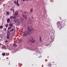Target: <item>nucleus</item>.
Here are the masks:
<instances>
[{
	"label": "nucleus",
	"instance_id": "7c9ffc66",
	"mask_svg": "<svg viewBox=\"0 0 67 67\" xmlns=\"http://www.w3.org/2000/svg\"><path fill=\"white\" fill-rule=\"evenodd\" d=\"M24 13H26V12H24Z\"/></svg>",
	"mask_w": 67,
	"mask_h": 67
},
{
	"label": "nucleus",
	"instance_id": "423d86ee",
	"mask_svg": "<svg viewBox=\"0 0 67 67\" xmlns=\"http://www.w3.org/2000/svg\"><path fill=\"white\" fill-rule=\"evenodd\" d=\"M14 31V29H12L10 31H8L7 33H8V34H10V33H11V32H13V31Z\"/></svg>",
	"mask_w": 67,
	"mask_h": 67
},
{
	"label": "nucleus",
	"instance_id": "dca6fc26",
	"mask_svg": "<svg viewBox=\"0 0 67 67\" xmlns=\"http://www.w3.org/2000/svg\"><path fill=\"white\" fill-rule=\"evenodd\" d=\"M13 45L14 46H17V45L16 44H13Z\"/></svg>",
	"mask_w": 67,
	"mask_h": 67
},
{
	"label": "nucleus",
	"instance_id": "9b49d317",
	"mask_svg": "<svg viewBox=\"0 0 67 67\" xmlns=\"http://www.w3.org/2000/svg\"><path fill=\"white\" fill-rule=\"evenodd\" d=\"M18 1H19L18 0H17L16 4L18 6H19V5H20L19 4V3H18Z\"/></svg>",
	"mask_w": 67,
	"mask_h": 67
},
{
	"label": "nucleus",
	"instance_id": "7ed1b4c3",
	"mask_svg": "<svg viewBox=\"0 0 67 67\" xmlns=\"http://www.w3.org/2000/svg\"><path fill=\"white\" fill-rule=\"evenodd\" d=\"M29 42H30L31 43H34L35 41H34V39H33V37L32 36L29 39Z\"/></svg>",
	"mask_w": 67,
	"mask_h": 67
},
{
	"label": "nucleus",
	"instance_id": "2eb2a0df",
	"mask_svg": "<svg viewBox=\"0 0 67 67\" xmlns=\"http://www.w3.org/2000/svg\"><path fill=\"white\" fill-rule=\"evenodd\" d=\"M2 55L3 56H5V53H2Z\"/></svg>",
	"mask_w": 67,
	"mask_h": 67
},
{
	"label": "nucleus",
	"instance_id": "6ab92c4d",
	"mask_svg": "<svg viewBox=\"0 0 67 67\" xmlns=\"http://www.w3.org/2000/svg\"><path fill=\"white\" fill-rule=\"evenodd\" d=\"M7 15H9V12H7Z\"/></svg>",
	"mask_w": 67,
	"mask_h": 67
},
{
	"label": "nucleus",
	"instance_id": "393cba45",
	"mask_svg": "<svg viewBox=\"0 0 67 67\" xmlns=\"http://www.w3.org/2000/svg\"><path fill=\"white\" fill-rule=\"evenodd\" d=\"M22 42V41L21 40L19 41V43H20V42Z\"/></svg>",
	"mask_w": 67,
	"mask_h": 67
},
{
	"label": "nucleus",
	"instance_id": "f257e3e1",
	"mask_svg": "<svg viewBox=\"0 0 67 67\" xmlns=\"http://www.w3.org/2000/svg\"><path fill=\"white\" fill-rule=\"evenodd\" d=\"M27 29L29 31L30 33H32L34 31L33 28H32L30 26L28 27Z\"/></svg>",
	"mask_w": 67,
	"mask_h": 67
},
{
	"label": "nucleus",
	"instance_id": "1a4fd4ad",
	"mask_svg": "<svg viewBox=\"0 0 67 67\" xmlns=\"http://www.w3.org/2000/svg\"><path fill=\"white\" fill-rule=\"evenodd\" d=\"M10 19H7V22L8 23H9L10 22Z\"/></svg>",
	"mask_w": 67,
	"mask_h": 67
},
{
	"label": "nucleus",
	"instance_id": "a878e982",
	"mask_svg": "<svg viewBox=\"0 0 67 67\" xmlns=\"http://www.w3.org/2000/svg\"><path fill=\"white\" fill-rule=\"evenodd\" d=\"M14 3H15V4H16V1H14Z\"/></svg>",
	"mask_w": 67,
	"mask_h": 67
},
{
	"label": "nucleus",
	"instance_id": "a211bd4d",
	"mask_svg": "<svg viewBox=\"0 0 67 67\" xmlns=\"http://www.w3.org/2000/svg\"><path fill=\"white\" fill-rule=\"evenodd\" d=\"M33 9H32L30 10V12H33Z\"/></svg>",
	"mask_w": 67,
	"mask_h": 67
},
{
	"label": "nucleus",
	"instance_id": "2f4dec72",
	"mask_svg": "<svg viewBox=\"0 0 67 67\" xmlns=\"http://www.w3.org/2000/svg\"><path fill=\"white\" fill-rule=\"evenodd\" d=\"M25 0H23V1H24Z\"/></svg>",
	"mask_w": 67,
	"mask_h": 67
},
{
	"label": "nucleus",
	"instance_id": "4468645a",
	"mask_svg": "<svg viewBox=\"0 0 67 67\" xmlns=\"http://www.w3.org/2000/svg\"><path fill=\"white\" fill-rule=\"evenodd\" d=\"M8 26H9V24H7L5 25V26L6 27H8Z\"/></svg>",
	"mask_w": 67,
	"mask_h": 67
},
{
	"label": "nucleus",
	"instance_id": "20e7f679",
	"mask_svg": "<svg viewBox=\"0 0 67 67\" xmlns=\"http://www.w3.org/2000/svg\"><path fill=\"white\" fill-rule=\"evenodd\" d=\"M10 34H9L7 33V36H6L7 39L8 40H9L10 39Z\"/></svg>",
	"mask_w": 67,
	"mask_h": 67
},
{
	"label": "nucleus",
	"instance_id": "c756f323",
	"mask_svg": "<svg viewBox=\"0 0 67 67\" xmlns=\"http://www.w3.org/2000/svg\"><path fill=\"white\" fill-rule=\"evenodd\" d=\"M13 12H14V9H13Z\"/></svg>",
	"mask_w": 67,
	"mask_h": 67
},
{
	"label": "nucleus",
	"instance_id": "bb28decb",
	"mask_svg": "<svg viewBox=\"0 0 67 67\" xmlns=\"http://www.w3.org/2000/svg\"><path fill=\"white\" fill-rule=\"evenodd\" d=\"M8 42V41H7V40L5 41V43H7V42Z\"/></svg>",
	"mask_w": 67,
	"mask_h": 67
},
{
	"label": "nucleus",
	"instance_id": "6e6552de",
	"mask_svg": "<svg viewBox=\"0 0 67 67\" xmlns=\"http://www.w3.org/2000/svg\"><path fill=\"white\" fill-rule=\"evenodd\" d=\"M15 15H18V11H16L15 13Z\"/></svg>",
	"mask_w": 67,
	"mask_h": 67
},
{
	"label": "nucleus",
	"instance_id": "f03ea898",
	"mask_svg": "<svg viewBox=\"0 0 67 67\" xmlns=\"http://www.w3.org/2000/svg\"><path fill=\"white\" fill-rule=\"evenodd\" d=\"M29 32L28 31H25L23 34V36H25L26 35H27L29 34Z\"/></svg>",
	"mask_w": 67,
	"mask_h": 67
},
{
	"label": "nucleus",
	"instance_id": "f8f14e48",
	"mask_svg": "<svg viewBox=\"0 0 67 67\" xmlns=\"http://www.w3.org/2000/svg\"><path fill=\"white\" fill-rule=\"evenodd\" d=\"M0 36L2 38L4 37L3 36V34H1Z\"/></svg>",
	"mask_w": 67,
	"mask_h": 67
},
{
	"label": "nucleus",
	"instance_id": "cd10ccee",
	"mask_svg": "<svg viewBox=\"0 0 67 67\" xmlns=\"http://www.w3.org/2000/svg\"><path fill=\"white\" fill-rule=\"evenodd\" d=\"M13 9H11L10 10L11 11H12L13 10Z\"/></svg>",
	"mask_w": 67,
	"mask_h": 67
},
{
	"label": "nucleus",
	"instance_id": "412c9836",
	"mask_svg": "<svg viewBox=\"0 0 67 67\" xmlns=\"http://www.w3.org/2000/svg\"><path fill=\"white\" fill-rule=\"evenodd\" d=\"M2 48H4L5 47V46L4 45H3L2 46Z\"/></svg>",
	"mask_w": 67,
	"mask_h": 67
},
{
	"label": "nucleus",
	"instance_id": "4be33fe9",
	"mask_svg": "<svg viewBox=\"0 0 67 67\" xmlns=\"http://www.w3.org/2000/svg\"><path fill=\"white\" fill-rule=\"evenodd\" d=\"M11 29V27H9L8 28V30H10V29Z\"/></svg>",
	"mask_w": 67,
	"mask_h": 67
},
{
	"label": "nucleus",
	"instance_id": "c85d7f7f",
	"mask_svg": "<svg viewBox=\"0 0 67 67\" xmlns=\"http://www.w3.org/2000/svg\"><path fill=\"white\" fill-rule=\"evenodd\" d=\"M62 25H61L59 26V27H60V26H62Z\"/></svg>",
	"mask_w": 67,
	"mask_h": 67
},
{
	"label": "nucleus",
	"instance_id": "aec40b11",
	"mask_svg": "<svg viewBox=\"0 0 67 67\" xmlns=\"http://www.w3.org/2000/svg\"><path fill=\"white\" fill-rule=\"evenodd\" d=\"M4 30L5 32L7 31V29L5 28H4Z\"/></svg>",
	"mask_w": 67,
	"mask_h": 67
},
{
	"label": "nucleus",
	"instance_id": "473e14b6",
	"mask_svg": "<svg viewBox=\"0 0 67 67\" xmlns=\"http://www.w3.org/2000/svg\"><path fill=\"white\" fill-rule=\"evenodd\" d=\"M28 1H31L30 0H28Z\"/></svg>",
	"mask_w": 67,
	"mask_h": 67
},
{
	"label": "nucleus",
	"instance_id": "0eeeda50",
	"mask_svg": "<svg viewBox=\"0 0 67 67\" xmlns=\"http://www.w3.org/2000/svg\"><path fill=\"white\" fill-rule=\"evenodd\" d=\"M10 19H15L16 18V16H14L13 17L12 16H11L10 17Z\"/></svg>",
	"mask_w": 67,
	"mask_h": 67
},
{
	"label": "nucleus",
	"instance_id": "f3484780",
	"mask_svg": "<svg viewBox=\"0 0 67 67\" xmlns=\"http://www.w3.org/2000/svg\"><path fill=\"white\" fill-rule=\"evenodd\" d=\"M3 28V26H0V29H2Z\"/></svg>",
	"mask_w": 67,
	"mask_h": 67
},
{
	"label": "nucleus",
	"instance_id": "5701e85b",
	"mask_svg": "<svg viewBox=\"0 0 67 67\" xmlns=\"http://www.w3.org/2000/svg\"><path fill=\"white\" fill-rule=\"evenodd\" d=\"M10 26H11V27H12V26H13V25H12V24H10Z\"/></svg>",
	"mask_w": 67,
	"mask_h": 67
},
{
	"label": "nucleus",
	"instance_id": "ddd939ff",
	"mask_svg": "<svg viewBox=\"0 0 67 67\" xmlns=\"http://www.w3.org/2000/svg\"><path fill=\"white\" fill-rule=\"evenodd\" d=\"M23 16L24 18V19H26V18H27V16H26V15H25L24 16H23V15H23Z\"/></svg>",
	"mask_w": 67,
	"mask_h": 67
},
{
	"label": "nucleus",
	"instance_id": "b1692460",
	"mask_svg": "<svg viewBox=\"0 0 67 67\" xmlns=\"http://www.w3.org/2000/svg\"><path fill=\"white\" fill-rule=\"evenodd\" d=\"M51 38V40H53L54 39V37H53Z\"/></svg>",
	"mask_w": 67,
	"mask_h": 67
},
{
	"label": "nucleus",
	"instance_id": "39448f33",
	"mask_svg": "<svg viewBox=\"0 0 67 67\" xmlns=\"http://www.w3.org/2000/svg\"><path fill=\"white\" fill-rule=\"evenodd\" d=\"M14 21L15 23H18V24L20 23V20L18 19H17V20L15 19Z\"/></svg>",
	"mask_w": 67,
	"mask_h": 67
},
{
	"label": "nucleus",
	"instance_id": "9d476101",
	"mask_svg": "<svg viewBox=\"0 0 67 67\" xmlns=\"http://www.w3.org/2000/svg\"><path fill=\"white\" fill-rule=\"evenodd\" d=\"M39 40L41 42H42V38L40 36L39 37Z\"/></svg>",
	"mask_w": 67,
	"mask_h": 67
},
{
	"label": "nucleus",
	"instance_id": "72a5a7b5",
	"mask_svg": "<svg viewBox=\"0 0 67 67\" xmlns=\"http://www.w3.org/2000/svg\"><path fill=\"white\" fill-rule=\"evenodd\" d=\"M1 1V0H0V1Z\"/></svg>",
	"mask_w": 67,
	"mask_h": 67
}]
</instances>
